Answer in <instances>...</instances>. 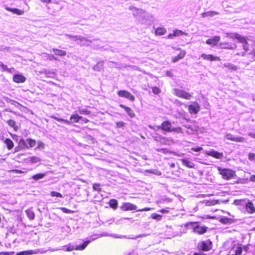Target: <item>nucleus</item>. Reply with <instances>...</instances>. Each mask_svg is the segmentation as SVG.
<instances>
[{
  "instance_id": "7",
  "label": "nucleus",
  "mask_w": 255,
  "mask_h": 255,
  "mask_svg": "<svg viewBox=\"0 0 255 255\" xmlns=\"http://www.w3.org/2000/svg\"><path fill=\"white\" fill-rule=\"evenodd\" d=\"M225 138L228 139L235 142H244L246 141L245 138L237 135H233L231 133H227L225 135Z\"/></svg>"
},
{
  "instance_id": "5",
  "label": "nucleus",
  "mask_w": 255,
  "mask_h": 255,
  "mask_svg": "<svg viewBox=\"0 0 255 255\" xmlns=\"http://www.w3.org/2000/svg\"><path fill=\"white\" fill-rule=\"evenodd\" d=\"M128 8L132 11V14L134 17H145V11L143 9L138 8L132 5L130 6Z\"/></svg>"
},
{
  "instance_id": "12",
  "label": "nucleus",
  "mask_w": 255,
  "mask_h": 255,
  "mask_svg": "<svg viewBox=\"0 0 255 255\" xmlns=\"http://www.w3.org/2000/svg\"><path fill=\"white\" fill-rule=\"evenodd\" d=\"M124 211L134 210L137 209V206L129 202L124 203L121 207Z\"/></svg>"
},
{
  "instance_id": "63",
  "label": "nucleus",
  "mask_w": 255,
  "mask_h": 255,
  "mask_svg": "<svg viewBox=\"0 0 255 255\" xmlns=\"http://www.w3.org/2000/svg\"><path fill=\"white\" fill-rule=\"evenodd\" d=\"M237 55H239V56H245L246 55V53H245V52H243L241 53H237Z\"/></svg>"
},
{
  "instance_id": "37",
  "label": "nucleus",
  "mask_w": 255,
  "mask_h": 255,
  "mask_svg": "<svg viewBox=\"0 0 255 255\" xmlns=\"http://www.w3.org/2000/svg\"><path fill=\"white\" fill-rule=\"evenodd\" d=\"M109 204L110 206L114 209H116L117 208L118 202L115 199H111L109 201Z\"/></svg>"
},
{
  "instance_id": "13",
  "label": "nucleus",
  "mask_w": 255,
  "mask_h": 255,
  "mask_svg": "<svg viewBox=\"0 0 255 255\" xmlns=\"http://www.w3.org/2000/svg\"><path fill=\"white\" fill-rule=\"evenodd\" d=\"M160 128H161V129L163 131L171 132L172 125L170 122L168 121H165L161 124Z\"/></svg>"
},
{
  "instance_id": "61",
  "label": "nucleus",
  "mask_w": 255,
  "mask_h": 255,
  "mask_svg": "<svg viewBox=\"0 0 255 255\" xmlns=\"http://www.w3.org/2000/svg\"><path fill=\"white\" fill-rule=\"evenodd\" d=\"M66 36L69 37V38H72L74 41H75V36H79V35H72L70 34H65Z\"/></svg>"
},
{
  "instance_id": "43",
  "label": "nucleus",
  "mask_w": 255,
  "mask_h": 255,
  "mask_svg": "<svg viewBox=\"0 0 255 255\" xmlns=\"http://www.w3.org/2000/svg\"><path fill=\"white\" fill-rule=\"evenodd\" d=\"M171 131H174L177 133H182L183 132L182 129L180 127L172 128Z\"/></svg>"
},
{
  "instance_id": "45",
  "label": "nucleus",
  "mask_w": 255,
  "mask_h": 255,
  "mask_svg": "<svg viewBox=\"0 0 255 255\" xmlns=\"http://www.w3.org/2000/svg\"><path fill=\"white\" fill-rule=\"evenodd\" d=\"M151 217L152 219H155V220H157L158 221L160 220L161 219V216L159 214H156V213L152 214L151 215Z\"/></svg>"
},
{
  "instance_id": "23",
  "label": "nucleus",
  "mask_w": 255,
  "mask_h": 255,
  "mask_svg": "<svg viewBox=\"0 0 255 255\" xmlns=\"http://www.w3.org/2000/svg\"><path fill=\"white\" fill-rule=\"evenodd\" d=\"M82 117L79 116L77 114L72 115L70 120L71 123H78L80 120L82 119Z\"/></svg>"
},
{
  "instance_id": "28",
  "label": "nucleus",
  "mask_w": 255,
  "mask_h": 255,
  "mask_svg": "<svg viewBox=\"0 0 255 255\" xmlns=\"http://www.w3.org/2000/svg\"><path fill=\"white\" fill-rule=\"evenodd\" d=\"M4 142L8 149H11L13 147V142L10 139L5 138Z\"/></svg>"
},
{
  "instance_id": "55",
  "label": "nucleus",
  "mask_w": 255,
  "mask_h": 255,
  "mask_svg": "<svg viewBox=\"0 0 255 255\" xmlns=\"http://www.w3.org/2000/svg\"><path fill=\"white\" fill-rule=\"evenodd\" d=\"M61 210L64 212V213H71V211L69 209H66L65 208H64V207H62L61 208Z\"/></svg>"
},
{
  "instance_id": "62",
  "label": "nucleus",
  "mask_w": 255,
  "mask_h": 255,
  "mask_svg": "<svg viewBox=\"0 0 255 255\" xmlns=\"http://www.w3.org/2000/svg\"><path fill=\"white\" fill-rule=\"evenodd\" d=\"M166 75L167 76L170 77L173 76L172 73L170 71H166Z\"/></svg>"
},
{
  "instance_id": "19",
  "label": "nucleus",
  "mask_w": 255,
  "mask_h": 255,
  "mask_svg": "<svg viewBox=\"0 0 255 255\" xmlns=\"http://www.w3.org/2000/svg\"><path fill=\"white\" fill-rule=\"evenodd\" d=\"M14 82L19 83H23L25 81L26 78L24 76L22 75L17 74L15 75L13 78Z\"/></svg>"
},
{
  "instance_id": "30",
  "label": "nucleus",
  "mask_w": 255,
  "mask_h": 255,
  "mask_svg": "<svg viewBox=\"0 0 255 255\" xmlns=\"http://www.w3.org/2000/svg\"><path fill=\"white\" fill-rule=\"evenodd\" d=\"M25 213L28 218L30 220H33L34 219L35 214L34 213L31 209H28L25 211Z\"/></svg>"
},
{
  "instance_id": "46",
  "label": "nucleus",
  "mask_w": 255,
  "mask_h": 255,
  "mask_svg": "<svg viewBox=\"0 0 255 255\" xmlns=\"http://www.w3.org/2000/svg\"><path fill=\"white\" fill-rule=\"evenodd\" d=\"M79 112L80 114L82 115H89L91 113L90 111L87 110V109L79 110Z\"/></svg>"
},
{
  "instance_id": "6",
  "label": "nucleus",
  "mask_w": 255,
  "mask_h": 255,
  "mask_svg": "<svg viewBox=\"0 0 255 255\" xmlns=\"http://www.w3.org/2000/svg\"><path fill=\"white\" fill-rule=\"evenodd\" d=\"M212 242L208 240L198 243V248L203 251H209L212 248Z\"/></svg>"
},
{
  "instance_id": "14",
  "label": "nucleus",
  "mask_w": 255,
  "mask_h": 255,
  "mask_svg": "<svg viewBox=\"0 0 255 255\" xmlns=\"http://www.w3.org/2000/svg\"><path fill=\"white\" fill-rule=\"evenodd\" d=\"M202 58H203L205 60H209V61H220L221 59L217 56H214L211 54H202L201 56Z\"/></svg>"
},
{
  "instance_id": "51",
  "label": "nucleus",
  "mask_w": 255,
  "mask_h": 255,
  "mask_svg": "<svg viewBox=\"0 0 255 255\" xmlns=\"http://www.w3.org/2000/svg\"><path fill=\"white\" fill-rule=\"evenodd\" d=\"M249 159L251 161L255 160V154L254 153H250L249 154Z\"/></svg>"
},
{
  "instance_id": "25",
  "label": "nucleus",
  "mask_w": 255,
  "mask_h": 255,
  "mask_svg": "<svg viewBox=\"0 0 255 255\" xmlns=\"http://www.w3.org/2000/svg\"><path fill=\"white\" fill-rule=\"evenodd\" d=\"M219 12L215 11H209L206 12H204L202 14L203 17H206L208 16L213 17L215 15L219 14Z\"/></svg>"
},
{
  "instance_id": "44",
  "label": "nucleus",
  "mask_w": 255,
  "mask_h": 255,
  "mask_svg": "<svg viewBox=\"0 0 255 255\" xmlns=\"http://www.w3.org/2000/svg\"><path fill=\"white\" fill-rule=\"evenodd\" d=\"M243 248L241 245H240L237 248L235 251V255H241L242 253Z\"/></svg>"
},
{
  "instance_id": "53",
  "label": "nucleus",
  "mask_w": 255,
  "mask_h": 255,
  "mask_svg": "<svg viewBox=\"0 0 255 255\" xmlns=\"http://www.w3.org/2000/svg\"><path fill=\"white\" fill-rule=\"evenodd\" d=\"M19 144L21 145H24L26 147H28L26 140L25 141L24 139H20L19 141Z\"/></svg>"
},
{
  "instance_id": "8",
  "label": "nucleus",
  "mask_w": 255,
  "mask_h": 255,
  "mask_svg": "<svg viewBox=\"0 0 255 255\" xmlns=\"http://www.w3.org/2000/svg\"><path fill=\"white\" fill-rule=\"evenodd\" d=\"M118 95L121 97L126 98L133 102L135 100V97L129 92L126 90H120L117 93Z\"/></svg>"
},
{
  "instance_id": "38",
  "label": "nucleus",
  "mask_w": 255,
  "mask_h": 255,
  "mask_svg": "<svg viewBox=\"0 0 255 255\" xmlns=\"http://www.w3.org/2000/svg\"><path fill=\"white\" fill-rule=\"evenodd\" d=\"M103 66V63L99 62L94 66L93 69L95 71H100L102 69Z\"/></svg>"
},
{
  "instance_id": "48",
  "label": "nucleus",
  "mask_w": 255,
  "mask_h": 255,
  "mask_svg": "<svg viewBox=\"0 0 255 255\" xmlns=\"http://www.w3.org/2000/svg\"><path fill=\"white\" fill-rule=\"evenodd\" d=\"M50 194H51V196H56V197H61V198H62L63 197L61 193L55 192V191L51 192Z\"/></svg>"
},
{
  "instance_id": "32",
  "label": "nucleus",
  "mask_w": 255,
  "mask_h": 255,
  "mask_svg": "<svg viewBox=\"0 0 255 255\" xmlns=\"http://www.w3.org/2000/svg\"><path fill=\"white\" fill-rule=\"evenodd\" d=\"M27 160L33 163H37L40 161V159L37 156H31L28 157Z\"/></svg>"
},
{
  "instance_id": "39",
  "label": "nucleus",
  "mask_w": 255,
  "mask_h": 255,
  "mask_svg": "<svg viewBox=\"0 0 255 255\" xmlns=\"http://www.w3.org/2000/svg\"><path fill=\"white\" fill-rule=\"evenodd\" d=\"M226 34H227V37H229L230 38H232V39L236 38L238 40H239V38L237 37L238 36H241V35H240L239 34L237 33H228Z\"/></svg>"
},
{
  "instance_id": "10",
  "label": "nucleus",
  "mask_w": 255,
  "mask_h": 255,
  "mask_svg": "<svg viewBox=\"0 0 255 255\" xmlns=\"http://www.w3.org/2000/svg\"><path fill=\"white\" fill-rule=\"evenodd\" d=\"M91 242V241H86L83 243V244L80 245H77L75 246H69L67 248L66 251H71L73 250H84L87 246Z\"/></svg>"
},
{
  "instance_id": "1",
  "label": "nucleus",
  "mask_w": 255,
  "mask_h": 255,
  "mask_svg": "<svg viewBox=\"0 0 255 255\" xmlns=\"http://www.w3.org/2000/svg\"><path fill=\"white\" fill-rule=\"evenodd\" d=\"M197 222H188L186 224V226L187 227L190 225L193 228V232L200 235H202L206 233L207 231L208 228L206 226H200L198 225Z\"/></svg>"
},
{
  "instance_id": "34",
  "label": "nucleus",
  "mask_w": 255,
  "mask_h": 255,
  "mask_svg": "<svg viewBox=\"0 0 255 255\" xmlns=\"http://www.w3.org/2000/svg\"><path fill=\"white\" fill-rule=\"evenodd\" d=\"M187 33L178 29L175 30L173 32V35H174V36H180L182 35H187Z\"/></svg>"
},
{
  "instance_id": "60",
  "label": "nucleus",
  "mask_w": 255,
  "mask_h": 255,
  "mask_svg": "<svg viewBox=\"0 0 255 255\" xmlns=\"http://www.w3.org/2000/svg\"><path fill=\"white\" fill-rule=\"evenodd\" d=\"M151 210V209L150 208H144L143 209H139V210H136L137 211H150Z\"/></svg>"
},
{
  "instance_id": "41",
  "label": "nucleus",
  "mask_w": 255,
  "mask_h": 255,
  "mask_svg": "<svg viewBox=\"0 0 255 255\" xmlns=\"http://www.w3.org/2000/svg\"><path fill=\"white\" fill-rule=\"evenodd\" d=\"M45 75L47 77L49 78H54L56 76L55 72L54 71H46Z\"/></svg>"
},
{
  "instance_id": "57",
  "label": "nucleus",
  "mask_w": 255,
  "mask_h": 255,
  "mask_svg": "<svg viewBox=\"0 0 255 255\" xmlns=\"http://www.w3.org/2000/svg\"><path fill=\"white\" fill-rule=\"evenodd\" d=\"M58 122H63V123H65L67 125L70 124V122L69 121L66 120H64V119H60V118L59 120L58 121Z\"/></svg>"
},
{
  "instance_id": "20",
  "label": "nucleus",
  "mask_w": 255,
  "mask_h": 255,
  "mask_svg": "<svg viewBox=\"0 0 255 255\" xmlns=\"http://www.w3.org/2000/svg\"><path fill=\"white\" fill-rule=\"evenodd\" d=\"M245 206L246 210L248 213H254L255 212V208L252 202H249V201H247Z\"/></svg>"
},
{
  "instance_id": "22",
  "label": "nucleus",
  "mask_w": 255,
  "mask_h": 255,
  "mask_svg": "<svg viewBox=\"0 0 255 255\" xmlns=\"http://www.w3.org/2000/svg\"><path fill=\"white\" fill-rule=\"evenodd\" d=\"M181 160L182 161V164L187 166V167L190 168L194 167L195 164L193 162L189 161L185 159H182Z\"/></svg>"
},
{
  "instance_id": "50",
  "label": "nucleus",
  "mask_w": 255,
  "mask_h": 255,
  "mask_svg": "<svg viewBox=\"0 0 255 255\" xmlns=\"http://www.w3.org/2000/svg\"><path fill=\"white\" fill-rule=\"evenodd\" d=\"M160 127H161V126H155V127H153V126H151V125L149 126V128L150 129H154L155 130H159V129H161V128H160Z\"/></svg>"
},
{
  "instance_id": "58",
  "label": "nucleus",
  "mask_w": 255,
  "mask_h": 255,
  "mask_svg": "<svg viewBox=\"0 0 255 255\" xmlns=\"http://www.w3.org/2000/svg\"><path fill=\"white\" fill-rule=\"evenodd\" d=\"M117 127L121 128L123 127L124 125V123L123 122H120L117 123Z\"/></svg>"
},
{
  "instance_id": "17",
  "label": "nucleus",
  "mask_w": 255,
  "mask_h": 255,
  "mask_svg": "<svg viewBox=\"0 0 255 255\" xmlns=\"http://www.w3.org/2000/svg\"><path fill=\"white\" fill-rule=\"evenodd\" d=\"M220 37L218 36H214L207 40L206 43L209 45H215L220 41Z\"/></svg>"
},
{
  "instance_id": "27",
  "label": "nucleus",
  "mask_w": 255,
  "mask_h": 255,
  "mask_svg": "<svg viewBox=\"0 0 255 255\" xmlns=\"http://www.w3.org/2000/svg\"><path fill=\"white\" fill-rule=\"evenodd\" d=\"M247 201H248V200L246 199L235 200L234 201V204L236 205L245 206Z\"/></svg>"
},
{
  "instance_id": "29",
  "label": "nucleus",
  "mask_w": 255,
  "mask_h": 255,
  "mask_svg": "<svg viewBox=\"0 0 255 255\" xmlns=\"http://www.w3.org/2000/svg\"><path fill=\"white\" fill-rule=\"evenodd\" d=\"M166 32V30L163 27H158L155 30V34L158 35H164Z\"/></svg>"
},
{
  "instance_id": "52",
  "label": "nucleus",
  "mask_w": 255,
  "mask_h": 255,
  "mask_svg": "<svg viewBox=\"0 0 255 255\" xmlns=\"http://www.w3.org/2000/svg\"><path fill=\"white\" fill-rule=\"evenodd\" d=\"M44 147V144L41 141H38L37 142V146L36 148H43Z\"/></svg>"
},
{
  "instance_id": "2",
  "label": "nucleus",
  "mask_w": 255,
  "mask_h": 255,
  "mask_svg": "<svg viewBox=\"0 0 255 255\" xmlns=\"http://www.w3.org/2000/svg\"><path fill=\"white\" fill-rule=\"evenodd\" d=\"M218 170L220 173L222 175L223 178L225 179H230L232 178L234 175L235 172L231 169L224 168L222 169L221 167H218Z\"/></svg>"
},
{
  "instance_id": "59",
  "label": "nucleus",
  "mask_w": 255,
  "mask_h": 255,
  "mask_svg": "<svg viewBox=\"0 0 255 255\" xmlns=\"http://www.w3.org/2000/svg\"><path fill=\"white\" fill-rule=\"evenodd\" d=\"M48 58L50 60H53V59H54L55 60H57V58L56 57H55L54 55L53 54H49L48 55Z\"/></svg>"
},
{
  "instance_id": "36",
  "label": "nucleus",
  "mask_w": 255,
  "mask_h": 255,
  "mask_svg": "<svg viewBox=\"0 0 255 255\" xmlns=\"http://www.w3.org/2000/svg\"><path fill=\"white\" fill-rule=\"evenodd\" d=\"M223 45H225L224 48L229 49H234L237 47V45L235 43L232 44L229 43H224Z\"/></svg>"
},
{
  "instance_id": "3",
  "label": "nucleus",
  "mask_w": 255,
  "mask_h": 255,
  "mask_svg": "<svg viewBox=\"0 0 255 255\" xmlns=\"http://www.w3.org/2000/svg\"><path fill=\"white\" fill-rule=\"evenodd\" d=\"M75 41H77V44L80 46L88 47L91 45V43L92 42V40L81 35L75 36Z\"/></svg>"
},
{
  "instance_id": "4",
  "label": "nucleus",
  "mask_w": 255,
  "mask_h": 255,
  "mask_svg": "<svg viewBox=\"0 0 255 255\" xmlns=\"http://www.w3.org/2000/svg\"><path fill=\"white\" fill-rule=\"evenodd\" d=\"M173 94L176 96L186 100H190L192 95L187 92L179 89H174Z\"/></svg>"
},
{
  "instance_id": "40",
  "label": "nucleus",
  "mask_w": 255,
  "mask_h": 255,
  "mask_svg": "<svg viewBox=\"0 0 255 255\" xmlns=\"http://www.w3.org/2000/svg\"><path fill=\"white\" fill-rule=\"evenodd\" d=\"M27 144L31 147H34L36 144V141L34 139L28 138L26 139Z\"/></svg>"
},
{
  "instance_id": "18",
  "label": "nucleus",
  "mask_w": 255,
  "mask_h": 255,
  "mask_svg": "<svg viewBox=\"0 0 255 255\" xmlns=\"http://www.w3.org/2000/svg\"><path fill=\"white\" fill-rule=\"evenodd\" d=\"M208 155L211 156L217 159H221L223 157L222 153H220L215 150L209 151L207 153Z\"/></svg>"
},
{
  "instance_id": "11",
  "label": "nucleus",
  "mask_w": 255,
  "mask_h": 255,
  "mask_svg": "<svg viewBox=\"0 0 255 255\" xmlns=\"http://www.w3.org/2000/svg\"><path fill=\"white\" fill-rule=\"evenodd\" d=\"M200 110V105L197 102H194L193 104L190 105L188 108V111L190 114H196Z\"/></svg>"
},
{
  "instance_id": "49",
  "label": "nucleus",
  "mask_w": 255,
  "mask_h": 255,
  "mask_svg": "<svg viewBox=\"0 0 255 255\" xmlns=\"http://www.w3.org/2000/svg\"><path fill=\"white\" fill-rule=\"evenodd\" d=\"M152 92L155 94H158L160 93V90L157 87H152Z\"/></svg>"
},
{
  "instance_id": "31",
  "label": "nucleus",
  "mask_w": 255,
  "mask_h": 255,
  "mask_svg": "<svg viewBox=\"0 0 255 255\" xmlns=\"http://www.w3.org/2000/svg\"><path fill=\"white\" fill-rule=\"evenodd\" d=\"M46 175L45 173H38L35 175H34L32 176V178L34 180H38L39 179H42Z\"/></svg>"
},
{
  "instance_id": "33",
  "label": "nucleus",
  "mask_w": 255,
  "mask_h": 255,
  "mask_svg": "<svg viewBox=\"0 0 255 255\" xmlns=\"http://www.w3.org/2000/svg\"><path fill=\"white\" fill-rule=\"evenodd\" d=\"M37 253L36 251L30 250L28 251L21 252L18 253V255H30Z\"/></svg>"
},
{
  "instance_id": "35",
  "label": "nucleus",
  "mask_w": 255,
  "mask_h": 255,
  "mask_svg": "<svg viewBox=\"0 0 255 255\" xmlns=\"http://www.w3.org/2000/svg\"><path fill=\"white\" fill-rule=\"evenodd\" d=\"M160 142L164 144H169L170 143H173V141L171 139L167 138L165 137H161Z\"/></svg>"
},
{
  "instance_id": "56",
  "label": "nucleus",
  "mask_w": 255,
  "mask_h": 255,
  "mask_svg": "<svg viewBox=\"0 0 255 255\" xmlns=\"http://www.w3.org/2000/svg\"><path fill=\"white\" fill-rule=\"evenodd\" d=\"M253 47L252 52L249 53V54L253 55L255 57V44H253Z\"/></svg>"
},
{
  "instance_id": "47",
  "label": "nucleus",
  "mask_w": 255,
  "mask_h": 255,
  "mask_svg": "<svg viewBox=\"0 0 255 255\" xmlns=\"http://www.w3.org/2000/svg\"><path fill=\"white\" fill-rule=\"evenodd\" d=\"M100 184L99 183H94L93 184V188L94 190L98 192L100 191L101 189L99 188Z\"/></svg>"
},
{
  "instance_id": "15",
  "label": "nucleus",
  "mask_w": 255,
  "mask_h": 255,
  "mask_svg": "<svg viewBox=\"0 0 255 255\" xmlns=\"http://www.w3.org/2000/svg\"><path fill=\"white\" fill-rule=\"evenodd\" d=\"M178 50H179L180 51V53L178 54L177 56H176L175 57H172V62H176L180 59H183L186 54V51L184 50H182L181 49L179 48Z\"/></svg>"
},
{
  "instance_id": "9",
  "label": "nucleus",
  "mask_w": 255,
  "mask_h": 255,
  "mask_svg": "<svg viewBox=\"0 0 255 255\" xmlns=\"http://www.w3.org/2000/svg\"><path fill=\"white\" fill-rule=\"evenodd\" d=\"M237 37L239 38V41L243 44V48L245 52L249 51L250 45L248 43V41L250 40L249 38L243 36H238Z\"/></svg>"
},
{
  "instance_id": "54",
  "label": "nucleus",
  "mask_w": 255,
  "mask_h": 255,
  "mask_svg": "<svg viewBox=\"0 0 255 255\" xmlns=\"http://www.w3.org/2000/svg\"><path fill=\"white\" fill-rule=\"evenodd\" d=\"M203 149L202 147H192L191 148V150L194 151L198 152L200 151Z\"/></svg>"
},
{
  "instance_id": "16",
  "label": "nucleus",
  "mask_w": 255,
  "mask_h": 255,
  "mask_svg": "<svg viewBox=\"0 0 255 255\" xmlns=\"http://www.w3.org/2000/svg\"><path fill=\"white\" fill-rule=\"evenodd\" d=\"M119 106L126 111L129 117L132 118L135 117V114L131 108L122 104H120Z\"/></svg>"
},
{
  "instance_id": "64",
  "label": "nucleus",
  "mask_w": 255,
  "mask_h": 255,
  "mask_svg": "<svg viewBox=\"0 0 255 255\" xmlns=\"http://www.w3.org/2000/svg\"><path fill=\"white\" fill-rule=\"evenodd\" d=\"M1 68L3 69V70H8V68L7 67V66L6 65H4V64H1L0 65Z\"/></svg>"
},
{
  "instance_id": "24",
  "label": "nucleus",
  "mask_w": 255,
  "mask_h": 255,
  "mask_svg": "<svg viewBox=\"0 0 255 255\" xmlns=\"http://www.w3.org/2000/svg\"><path fill=\"white\" fill-rule=\"evenodd\" d=\"M52 51L54 52L55 54L56 55L65 56L66 55V51L62 50L53 48Z\"/></svg>"
},
{
  "instance_id": "21",
  "label": "nucleus",
  "mask_w": 255,
  "mask_h": 255,
  "mask_svg": "<svg viewBox=\"0 0 255 255\" xmlns=\"http://www.w3.org/2000/svg\"><path fill=\"white\" fill-rule=\"evenodd\" d=\"M6 9L8 11H11V12H13V13H15L17 15H22L24 13L23 10H20V9H19L17 8H13L7 7Z\"/></svg>"
},
{
  "instance_id": "42",
  "label": "nucleus",
  "mask_w": 255,
  "mask_h": 255,
  "mask_svg": "<svg viewBox=\"0 0 255 255\" xmlns=\"http://www.w3.org/2000/svg\"><path fill=\"white\" fill-rule=\"evenodd\" d=\"M224 66L233 70H236L237 69V67L233 64L231 63H226L224 64Z\"/></svg>"
},
{
  "instance_id": "26",
  "label": "nucleus",
  "mask_w": 255,
  "mask_h": 255,
  "mask_svg": "<svg viewBox=\"0 0 255 255\" xmlns=\"http://www.w3.org/2000/svg\"><path fill=\"white\" fill-rule=\"evenodd\" d=\"M6 123L11 128H13L15 131H17L18 129V126L16 125V123L12 120L7 121Z\"/></svg>"
}]
</instances>
